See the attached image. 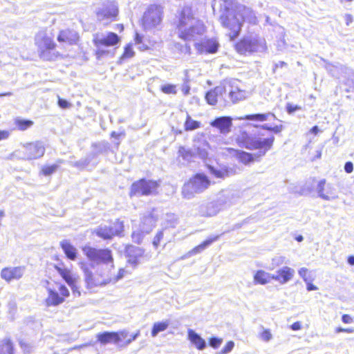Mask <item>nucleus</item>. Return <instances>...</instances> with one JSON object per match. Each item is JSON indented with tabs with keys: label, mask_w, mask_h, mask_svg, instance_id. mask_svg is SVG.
Wrapping results in <instances>:
<instances>
[{
	"label": "nucleus",
	"mask_w": 354,
	"mask_h": 354,
	"mask_svg": "<svg viewBox=\"0 0 354 354\" xmlns=\"http://www.w3.org/2000/svg\"><path fill=\"white\" fill-rule=\"evenodd\" d=\"M222 342H223V339L218 338L216 337H211L209 339V346L214 348H218L221 346V344H222Z\"/></svg>",
	"instance_id": "obj_48"
},
{
	"label": "nucleus",
	"mask_w": 354,
	"mask_h": 354,
	"mask_svg": "<svg viewBox=\"0 0 354 354\" xmlns=\"http://www.w3.org/2000/svg\"><path fill=\"white\" fill-rule=\"evenodd\" d=\"M60 245L68 259L75 260L77 258V249L68 240L61 241Z\"/></svg>",
	"instance_id": "obj_29"
},
{
	"label": "nucleus",
	"mask_w": 354,
	"mask_h": 354,
	"mask_svg": "<svg viewBox=\"0 0 354 354\" xmlns=\"http://www.w3.org/2000/svg\"><path fill=\"white\" fill-rule=\"evenodd\" d=\"M223 201L219 199L207 203L205 206H201L200 213L204 216H214L222 209Z\"/></svg>",
	"instance_id": "obj_21"
},
{
	"label": "nucleus",
	"mask_w": 354,
	"mask_h": 354,
	"mask_svg": "<svg viewBox=\"0 0 354 354\" xmlns=\"http://www.w3.org/2000/svg\"><path fill=\"white\" fill-rule=\"evenodd\" d=\"M118 14V7L114 0L104 1L102 6L97 10L96 16L99 21L115 20Z\"/></svg>",
	"instance_id": "obj_10"
},
{
	"label": "nucleus",
	"mask_w": 354,
	"mask_h": 354,
	"mask_svg": "<svg viewBox=\"0 0 354 354\" xmlns=\"http://www.w3.org/2000/svg\"><path fill=\"white\" fill-rule=\"evenodd\" d=\"M82 251L91 262L113 268V258L111 250L108 248L97 249L86 245L82 248Z\"/></svg>",
	"instance_id": "obj_5"
},
{
	"label": "nucleus",
	"mask_w": 354,
	"mask_h": 354,
	"mask_svg": "<svg viewBox=\"0 0 354 354\" xmlns=\"http://www.w3.org/2000/svg\"><path fill=\"white\" fill-rule=\"evenodd\" d=\"M144 252L142 248L132 245H127L125 249L127 261L134 268L140 263Z\"/></svg>",
	"instance_id": "obj_14"
},
{
	"label": "nucleus",
	"mask_w": 354,
	"mask_h": 354,
	"mask_svg": "<svg viewBox=\"0 0 354 354\" xmlns=\"http://www.w3.org/2000/svg\"><path fill=\"white\" fill-rule=\"evenodd\" d=\"M218 41L214 39H203V38L202 40L194 44L196 49L200 54L215 53L218 50Z\"/></svg>",
	"instance_id": "obj_15"
},
{
	"label": "nucleus",
	"mask_w": 354,
	"mask_h": 354,
	"mask_svg": "<svg viewBox=\"0 0 354 354\" xmlns=\"http://www.w3.org/2000/svg\"><path fill=\"white\" fill-rule=\"evenodd\" d=\"M188 339L189 341L195 345L198 350H203L205 348L207 344L204 339H203L200 335L196 333L192 329H189L187 331Z\"/></svg>",
	"instance_id": "obj_27"
},
{
	"label": "nucleus",
	"mask_w": 354,
	"mask_h": 354,
	"mask_svg": "<svg viewBox=\"0 0 354 354\" xmlns=\"http://www.w3.org/2000/svg\"><path fill=\"white\" fill-rule=\"evenodd\" d=\"M93 147L98 148V151L97 152L91 153L85 158H82L78 161L72 162L71 165L80 169L85 168L91 162L92 159L97 156L98 153L104 152L109 148V144L107 142L93 144Z\"/></svg>",
	"instance_id": "obj_13"
},
{
	"label": "nucleus",
	"mask_w": 354,
	"mask_h": 354,
	"mask_svg": "<svg viewBox=\"0 0 354 354\" xmlns=\"http://www.w3.org/2000/svg\"><path fill=\"white\" fill-rule=\"evenodd\" d=\"M236 51L241 55H250L265 50V40L257 35L245 36L235 46Z\"/></svg>",
	"instance_id": "obj_4"
},
{
	"label": "nucleus",
	"mask_w": 354,
	"mask_h": 354,
	"mask_svg": "<svg viewBox=\"0 0 354 354\" xmlns=\"http://www.w3.org/2000/svg\"><path fill=\"white\" fill-rule=\"evenodd\" d=\"M269 117H272L274 119L276 118V115L271 112H268L266 113H255V114H250L246 115L243 119L247 120H254V121H260L263 122L267 120Z\"/></svg>",
	"instance_id": "obj_33"
},
{
	"label": "nucleus",
	"mask_w": 354,
	"mask_h": 354,
	"mask_svg": "<svg viewBox=\"0 0 354 354\" xmlns=\"http://www.w3.org/2000/svg\"><path fill=\"white\" fill-rule=\"evenodd\" d=\"M26 149L28 160H34L42 157L45 153V147L41 142L24 144Z\"/></svg>",
	"instance_id": "obj_16"
},
{
	"label": "nucleus",
	"mask_w": 354,
	"mask_h": 354,
	"mask_svg": "<svg viewBox=\"0 0 354 354\" xmlns=\"http://www.w3.org/2000/svg\"><path fill=\"white\" fill-rule=\"evenodd\" d=\"M93 41L97 48H100L101 46H113L120 43V38L116 33L113 32L96 33L93 35Z\"/></svg>",
	"instance_id": "obj_12"
},
{
	"label": "nucleus",
	"mask_w": 354,
	"mask_h": 354,
	"mask_svg": "<svg viewBox=\"0 0 354 354\" xmlns=\"http://www.w3.org/2000/svg\"><path fill=\"white\" fill-rule=\"evenodd\" d=\"M201 124L200 122L194 120L189 115H187L184 124L185 130L187 131H194L200 128Z\"/></svg>",
	"instance_id": "obj_35"
},
{
	"label": "nucleus",
	"mask_w": 354,
	"mask_h": 354,
	"mask_svg": "<svg viewBox=\"0 0 354 354\" xmlns=\"http://www.w3.org/2000/svg\"><path fill=\"white\" fill-rule=\"evenodd\" d=\"M178 37L184 41L198 42L202 40L205 32V27L202 21L195 18L189 6L181 10L176 24Z\"/></svg>",
	"instance_id": "obj_3"
},
{
	"label": "nucleus",
	"mask_w": 354,
	"mask_h": 354,
	"mask_svg": "<svg viewBox=\"0 0 354 354\" xmlns=\"http://www.w3.org/2000/svg\"><path fill=\"white\" fill-rule=\"evenodd\" d=\"M10 136V132L6 130H0V140L7 139Z\"/></svg>",
	"instance_id": "obj_64"
},
{
	"label": "nucleus",
	"mask_w": 354,
	"mask_h": 354,
	"mask_svg": "<svg viewBox=\"0 0 354 354\" xmlns=\"http://www.w3.org/2000/svg\"><path fill=\"white\" fill-rule=\"evenodd\" d=\"M166 216L167 227H175L178 223L176 216L173 214H167Z\"/></svg>",
	"instance_id": "obj_47"
},
{
	"label": "nucleus",
	"mask_w": 354,
	"mask_h": 354,
	"mask_svg": "<svg viewBox=\"0 0 354 354\" xmlns=\"http://www.w3.org/2000/svg\"><path fill=\"white\" fill-rule=\"evenodd\" d=\"M58 167L57 165H53L50 166H46L42 169V173L45 176H49L54 173Z\"/></svg>",
	"instance_id": "obj_50"
},
{
	"label": "nucleus",
	"mask_w": 354,
	"mask_h": 354,
	"mask_svg": "<svg viewBox=\"0 0 354 354\" xmlns=\"http://www.w3.org/2000/svg\"><path fill=\"white\" fill-rule=\"evenodd\" d=\"M345 73H346L348 76L346 84H352L354 88V72L350 68H345Z\"/></svg>",
	"instance_id": "obj_55"
},
{
	"label": "nucleus",
	"mask_w": 354,
	"mask_h": 354,
	"mask_svg": "<svg viewBox=\"0 0 354 354\" xmlns=\"http://www.w3.org/2000/svg\"><path fill=\"white\" fill-rule=\"evenodd\" d=\"M158 187L159 184L157 181L142 178L131 185L129 196L139 197L153 194Z\"/></svg>",
	"instance_id": "obj_7"
},
{
	"label": "nucleus",
	"mask_w": 354,
	"mask_h": 354,
	"mask_svg": "<svg viewBox=\"0 0 354 354\" xmlns=\"http://www.w3.org/2000/svg\"><path fill=\"white\" fill-rule=\"evenodd\" d=\"M342 321L344 324H351L353 322V319L349 315L344 314L342 316Z\"/></svg>",
	"instance_id": "obj_63"
},
{
	"label": "nucleus",
	"mask_w": 354,
	"mask_h": 354,
	"mask_svg": "<svg viewBox=\"0 0 354 354\" xmlns=\"http://www.w3.org/2000/svg\"><path fill=\"white\" fill-rule=\"evenodd\" d=\"M26 156V149L25 145L24 144L21 149H17L11 153L10 158L17 160H28Z\"/></svg>",
	"instance_id": "obj_40"
},
{
	"label": "nucleus",
	"mask_w": 354,
	"mask_h": 354,
	"mask_svg": "<svg viewBox=\"0 0 354 354\" xmlns=\"http://www.w3.org/2000/svg\"><path fill=\"white\" fill-rule=\"evenodd\" d=\"M48 296L46 299L47 306H57L64 302V299L60 297L58 292L51 288L47 289Z\"/></svg>",
	"instance_id": "obj_30"
},
{
	"label": "nucleus",
	"mask_w": 354,
	"mask_h": 354,
	"mask_svg": "<svg viewBox=\"0 0 354 354\" xmlns=\"http://www.w3.org/2000/svg\"><path fill=\"white\" fill-rule=\"evenodd\" d=\"M326 185V180L322 179L319 181L317 185V192L318 194V196L322 198V199L330 201L331 198L328 196V192H326V193H324V187Z\"/></svg>",
	"instance_id": "obj_37"
},
{
	"label": "nucleus",
	"mask_w": 354,
	"mask_h": 354,
	"mask_svg": "<svg viewBox=\"0 0 354 354\" xmlns=\"http://www.w3.org/2000/svg\"><path fill=\"white\" fill-rule=\"evenodd\" d=\"M260 337L262 340L265 342H268L272 338V335L270 331V330L266 329L264 330L260 335Z\"/></svg>",
	"instance_id": "obj_57"
},
{
	"label": "nucleus",
	"mask_w": 354,
	"mask_h": 354,
	"mask_svg": "<svg viewBox=\"0 0 354 354\" xmlns=\"http://www.w3.org/2000/svg\"><path fill=\"white\" fill-rule=\"evenodd\" d=\"M55 269L68 286H71L75 282V279L70 270L58 266H55Z\"/></svg>",
	"instance_id": "obj_34"
},
{
	"label": "nucleus",
	"mask_w": 354,
	"mask_h": 354,
	"mask_svg": "<svg viewBox=\"0 0 354 354\" xmlns=\"http://www.w3.org/2000/svg\"><path fill=\"white\" fill-rule=\"evenodd\" d=\"M189 80L185 78L183 84L181 86V91L185 95L189 94L190 86L189 85Z\"/></svg>",
	"instance_id": "obj_58"
},
{
	"label": "nucleus",
	"mask_w": 354,
	"mask_h": 354,
	"mask_svg": "<svg viewBox=\"0 0 354 354\" xmlns=\"http://www.w3.org/2000/svg\"><path fill=\"white\" fill-rule=\"evenodd\" d=\"M79 39L78 33L73 30L66 29L62 30L57 36L59 42H64L68 44H75Z\"/></svg>",
	"instance_id": "obj_24"
},
{
	"label": "nucleus",
	"mask_w": 354,
	"mask_h": 354,
	"mask_svg": "<svg viewBox=\"0 0 354 354\" xmlns=\"http://www.w3.org/2000/svg\"><path fill=\"white\" fill-rule=\"evenodd\" d=\"M227 91V87L216 86L206 93L205 100L209 104L215 105L217 103L218 97L222 96L223 93H226Z\"/></svg>",
	"instance_id": "obj_25"
},
{
	"label": "nucleus",
	"mask_w": 354,
	"mask_h": 354,
	"mask_svg": "<svg viewBox=\"0 0 354 354\" xmlns=\"http://www.w3.org/2000/svg\"><path fill=\"white\" fill-rule=\"evenodd\" d=\"M219 22L227 29L231 41L236 38L241 32L243 21L256 24L257 18L252 9L234 0H223L221 3Z\"/></svg>",
	"instance_id": "obj_1"
},
{
	"label": "nucleus",
	"mask_w": 354,
	"mask_h": 354,
	"mask_svg": "<svg viewBox=\"0 0 354 354\" xmlns=\"http://www.w3.org/2000/svg\"><path fill=\"white\" fill-rule=\"evenodd\" d=\"M272 279V274L265 272L264 270H259L257 271L254 276V281L256 283L265 285L270 283Z\"/></svg>",
	"instance_id": "obj_31"
},
{
	"label": "nucleus",
	"mask_w": 354,
	"mask_h": 354,
	"mask_svg": "<svg viewBox=\"0 0 354 354\" xmlns=\"http://www.w3.org/2000/svg\"><path fill=\"white\" fill-rule=\"evenodd\" d=\"M135 43L138 46V48L142 51L148 49V46L142 42V36L138 32L136 34Z\"/></svg>",
	"instance_id": "obj_46"
},
{
	"label": "nucleus",
	"mask_w": 354,
	"mask_h": 354,
	"mask_svg": "<svg viewBox=\"0 0 354 354\" xmlns=\"http://www.w3.org/2000/svg\"><path fill=\"white\" fill-rule=\"evenodd\" d=\"M301 107L298 105H295L290 102H288L286 106V110L289 115L293 114L295 111L301 110Z\"/></svg>",
	"instance_id": "obj_49"
},
{
	"label": "nucleus",
	"mask_w": 354,
	"mask_h": 354,
	"mask_svg": "<svg viewBox=\"0 0 354 354\" xmlns=\"http://www.w3.org/2000/svg\"><path fill=\"white\" fill-rule=\"evenodd\" d=\"M115 333L118 335V338L116 339L117 344H118L122 341V339H127L129 337V331L127 330H122Z\"/></svg>",
	"instance_id": "obj_54"
},
{
	"label": "nucleus",
	"mask_w": 354,
	"mask_h": 354,
	"mask_svg": "<svg viewBox=\"0 0 354 354\" xmlns=\"http://www.w3.org/2000/svg\"><path fill=\"white\" fill-rule=\"evenodd\" d=\"M146 234H147L144 233V232L140 230V228H139L138 230L133 232L131 234L132 240L134 243L140 244Z\"/></svg>",
	"instance_id": "obj_42"
},
{
	"label": "nucleus",
	"mask_w": 354,
	"mask_h": 354,
	"mask_svg": "<svg viewBox=\"0 0 354 354\" xmlns=\"http://www.w3.org/2000/svg\"><path fill=\"white\" fill-rule=\"evenodd\" d=\"M97 341L102 344H106L109 343H113L117 344L118 335L115 332L104 331L100 333L96 336Z\"/></svg>",
	"instance_id": "obj_28"
},
{
	"label": "nucleus",
	"mask_w": 354,
	"mask_h": 354,
	"mask_svg": "<svg viewBox=\"0 0 354 354\" xmlns=\"http://www.w3.org/2000/svg\"><path fill=\"white\" fill-rule=\"evenodd\" d=\"M35 40L41 58L49 59L47 51L53 50L55 47V43L53 37L48 35L45 30H40L36 35Z\"/></svg>",
	"instance_id": "obj_9"
},
{
	"label": "nucleus",
	"mask_w": 354,
	"mask_h": 354,
	"mask_svg": "<svg viewBox=\"0 0 354 354\" xmlns=\"http://www.w3.org/2000/svg\"><path fill=\"white\" fill-rule=\"evenodd\" d=\"M274 140V136L272 135L266 138H261L254 134L242 131L237 138L239 145L248 150H258V151L251 153L238 150L236 151V156L239 160L244 165H248L254 161H260L272 149Z\"/></svg>",
	"instance_id": "obj_2"
},
{
	"label": "nucleus",
	"mask_w": 354,
	"mask_h": 354,
	"mask_svg": "<svg viewBox=\"0 0 354 354\" xmlns=\"http://www.w3.org/2000/svg\"><path fill=\"white\" fill-rule=\"evenodd\" d=\"M158 216L154 212H147L141 218L139 228L144 233L149 234L156 226Z\"/></svg>",
	"instance_id": "obj_19"
},
{
	"label": "nucleus",
	"mask_w": 354,
	"mask_h": 354,
	"mask_svg": "<svg viewBox=\"0 0 354 354\" xmlns=\"http://www.w3.org/2000/svg\"><path fill=\"white\" fill-rule=\"evenodd\" d=\"M208 142L203 139H194L192 149L196 153V157L205 159L208 156Z\"/></svg>",
	"instance_id": "obj_23"
},
{
	"label": "nucleus",
	"mask_w": 354,
	"mask_h": 354,
	"mask_svg": "<svg viewBox=\"0 0 354 354\" xmlns=\"http://www.w3.org/2000/svg\"><path fill=\"white\" fill-rule=\"evenodd\" d=\"M140 330H138L135 334L131 335L130 337L127 339L122 344V346H127L129 345L133 341H135L140 335Z\"/></svg>",
	"instance_id": "obj_52"
},
{
	"label": "nucleus",
	"mask_w": 354,
	"mask_h": 354,
	"mask_svg": "<svg viewBox=\"0 0 354 354\" xmlns=\"http://www.w3.org/2000/svg\"><path fill=\"white\" fill-rule=\"evenodd\" d=\"M13 344L10 339H5L0 344V354H13Z\"/></svg>",
	"instance_id": "obj_36"
},
{
	"label": "nucleus",
	"mask_w": 354,
	"mask_h": 354,
	"mask_svg": "<svg viewBox=\"0 0 354 354\" xmlns=\"http://www.w3.org/2000/svg\"><path fill=\"white\" fill-rule=\"evenodd\" d=\"M25 272V267H8L5 268L1 271V277L8 282L12 280H19L22 277Z\"/></svg>",
	"instance_id": "obj_18"
},
{
	"label": "nucleus",
	"mask_w": 354,
	"mask_h": 354,
	"mask_svg": "<svg viewBox=\"0 0 354 354\" xmlns=\"http://www.w3.org/2000/svg\"><path fill=\"white\" fill-rule=\"evenodd\" d=\"M169 326L168 322H156L153 324L152 330H151V336L156 337L157 335L165 330Z\"/></svg>",
	"instance_id": "obj_39"
},
{
	"label": "nucleus",
	"mask_w": 354,
	"mask_h": 354,
	"mask_svg": "<svg viewBox=\"0 0 354 354\" xmlns=\"http://www.w3.org/2000/svg\"><path fill=\"white\" fill-rule=\"evenodd\" d=\"M227 87L228 97L232 103H236L237 102L245 99V92L243 90L239 89L237 86H233L230 84L223 86Z\"/></svg>",
	"instance_id": "obj_26"
},
{
	"label": "nucleus",
	"mask_w": 354,
	"mask_h": 354,
	"mask_svg": "<svg viewBox=\"0 0 354 354\" xmlns=\"http://www.w3.org/2000/svg\"><path fill=\"white\" fill-rule=\"evenodd\" d=\"M134 55V51L131 44H127L124 48V51L120 57V59L131 58Z\"/></svg>",
	"instance_id": "obj_44"
},
{
	"label": "nucleus",
	"mask_w": 354,
	"mask_h": 354,
	"mask_svg": "<svg viewBox=\"0 0 354 354\" xmlns=\"http://www.w3.org/2000/svg\"><path fill=\"white\" fill-rule=\"evenodd\" d=\"M59 290L62 297H68L69 295V291L64 285H61Z\"/></svg>",
	"instance_id": "obj_60"
},
{
	"label": "nucleus",
	"mask_w": 354,
	"mask_h": 354,
	"mask_svg": "<svg viewBox=\"0 0 354 354\" xmlns=\"http://www.w3.org/2000/svg\"><path fill=\"white\" fill-rule=\"evenodd\" d=\"M234 346V343L233 341H229L226 345L222 348L221 351L217 353V354H227L232 351Z\"/></svg>",
	"instance_id": "obj_51"
},
{
	"label": "nucleus",
	"mask_w": 354,
	"mask_h": 354,
	"mask_svg": "<svg viewBox=\"0 0 354 354\" xmlns=\"http://www.w3.org/2000/svg\"><path fill=\"white\" fill-rule=\"evenodd\" d=\"M207 168L210 174L214 176L216 178H225L228 176L227 170L223 168H216L212 165H208Z\"/></svg>",
	"instance_id": "obj_38"
},
{
	"label": "nucleus",
	"mask_w": 354,
	"mask_h": 354,
	"mask_svg": "<svg viewBox=\"0 0 354 354\" xmlns=\"http://www.w3.org/2000/svg\"><path fill=\"white\" fill-rule=\"evenodd\" d=\"M298 273L305 282L311 281V279L308 277V270L307 268H301L299 270Z\"/></svg>",
	"instance_id": "obj_56"
},
{
	"label": "nucleus",
	"mask_w": 354,
	"mask_h": 354,
	"mask_svg": "<svg viewBox=\"0 0 354 354\" xmlns=\"http://www.w3.org/2000/svg\"><path fill=\"white\" fill-rule=\"evenodd\" d=\"M295 272L294 269L288 266H283L279 269L276 274H272V279L281 284H285L293 278Z\"/></svg>",
	"instance_id": "obj_20"
},
{
	"label": "nucleus",
	"mask_w": 354,
	"mask_h": 354,
	"mask_svg": "<svg viewBox=\"0 0 354 354\" xmlns=\"http://www.w3.org/2000/svg\"><path fill=\"white\" fill-rule=\"evenodd\" d=\"M82 268L84 272V277L86 283L88 285L95 286L96 284L93 281L92 272L89 270V269L87 268H84V266H82Z\"/></svg>",
	"instance_id": "obj_45"
},
{
	"label": "nucleus",
	"mask_w": 354,
	"mask_h": 354,
	"mask_svg": "<svg viewBox=\"0 0 354 354\" xmlns=\"http://www.w3.org/2000/svg\"><path fill=\"white\" fill-rule=\"evenodd\" d=\"M178 153L182 157L183 160L187 162H191L194 158H196V153L193 149H187L185 147H180Z\"/></svg>",
	"instance_id": "obj_32"
},
{
	"label": "nucleus",
	"mask_w": 354,
	"mask_h": 354,
	"mask_svg": "<svg viewBox=\"0 0 354 354\" xmlns=\"http://www.w3.org/2000/svg\"><path fill=\"white\" fill-rule=\"evenodd\" d=\"M210 125L218 129L221 134L226 135L231 131L232 118L230 116L218 117L210 122Z\"/></svg>",
	"instance_id": "obj_17"
},
{
	"label": "nucleus",
	"mask_w": 354,
	"mask_h": 354,
	"mask_svg": "<svg viewBox=\"0 0 354 354\" xmlns=\"http://www.w3.org/2000/svg\"><path fill=\"white\" fill-rule=\"evenodd\" d=\"M15 123L17 128L21 131L26 130L33 124V122L29 120L18 119L16 120Z\"/></svg>",
	"instance_id": "obj_41"
},
{
	"label": "nucleus",
	"mask_w": 354,
	"mask_h": 354,
	"mask_svg": "<svg viewBox=\"0 0 354 354\" xmlns=\"http://www.w3.org/2000/svg\"><path fill=\"white\" fill-rule=\"evenodd\" d=\"M336 333H354V328H344L342 327H337L335 330Z\"/></svg>",
	"instance_id": "obj_61"
},
{
	"label": "nucleus",
	"mask_w": 354,
	"mask_h": 354,
	"mask_svg": "<svg viewBox=\"0 0 354 354\" xmlns=\"http://www.w3.org/2000/svg\"><path fill=\"white\" fill-rule=\"evenodd\" d=\"M344 170L346 173L350 174L353 170V165L351 162L348 161L344 165Z\"/></svg>",
	"instance_id": "obj_62"
},
{
	"label": "nucleus",
	"mask_w": 354,
	"mask_h": 354,
	"mask_svg": "<svg viewBox=\"0 0 354 354\" xmlns=\"http://www.w3.org/2000/svg\"><path fill=\"white\" fill-rule=\"evenodd\" d=\"M58 105L62 109H68L71 106L67 100L60 97L58 98Z\"/></svg>",
	"instance_id": "obj_59"
},
{
	"label": "nucleus",
	"mask_w": 354,
	"mask_h": 354,
	"mask_svg": "<svg viewBox=\"0 0 354 354\" xmlns=\"http://www.w3.org/2000/svg\"><path fill=\"white\" fill-rule=\"evenodd\" d=\"M218 238L219 235L209 236L203 243H201V244H199L198 245L196 246L192 250L189 251L185 256L182 257L181 259H185L191 256L201 253V252L205 250L207 247H209L211 244H212L214 242L216 241L218 239Z\"/></svg>",
	"instance_id": "obj_22"
},
{
	"label": "nucleus",
	"mask_w": 354,
	"mask_h": 354,
	"mask_svg": "<svg viewBox=\"0 0 354 354\" xmlns=\"http://www.w3.org/2000/svg\"><path fill=\"white\" fill-rule=\"evenodd\" d=\"M124 229L123 223L116 220L110 225H100L95 230L97 236L103 239H111L113 236L120 235Z\"/></svg>",
	"instance_id": "obj_11"
},
{
	"label": "nucleus",
	"mask_w": 354,
	"mask_h": 354,
	"mask_svg": "<svg viewBox=\"0 0 354 354\" xmlns=\"http://www.w3.org/2000/svg\"><path fill=\"white\" fill-rule=\"evenodd\" d=\"M209 185L210 180L205 174H197L183 185L182 194L185 198L189 199L195 193L205 191Z\"/></svg>",
	"instance_id": "obj_6"
},
{
	"label": "nucleus",
	"mask_w": 354,
	"mask_h": 354,
	"mask_svg": "<svg viewBox=\"0 0 354 354\" xmlns=\"http://www.w3.org/2000/svg\"><path fill=\"white\" fill-rule=\"evenodd\" d=\"M160 90L165 94H176V86L174 84H167L161 86Z\"/></svg>",
	"instance_id": "obj_43"
},
{
	"label": "nucleus",
	"mask_w": 354,
	"mask_h": 354,
	"mask_svg": "<svg viewBox=\"0 0 354 354\" xmlns=\"http://www.w3.org/2000/svg\"><path fill=\"white\" fill-rule=\"evenodd\" d=\"M163 238V231H158L157 234H156L153 241V245L155 248H158V247L160 245V241Z\"/></svg>",
	"instance_id": "obj_53"
},
{
	"label": "nucleus",
	"mask_w": 354,
	"mask_h": 354,
	"mask_svg": "<svg viewBox=\"0 0 354 354\" xmlns=\"http://www.w3.org/2000/svg\"><path fill=\"white\" fill-rule=\"evenodd\" d=\"M162 8L158 5H151L142 17V24L145 29H151L159 25L162 19Z\"/></svg>",
	"instance_id": "obj_8"
}]
</instances>
